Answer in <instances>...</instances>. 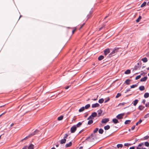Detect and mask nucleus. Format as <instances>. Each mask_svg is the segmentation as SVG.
Wrapping results in <instances>:
<instances>
[{
  "label": "nucleus",
  "mask_w": 149,
  "mask_h": 149,
  "mask_svg": "<svg viewBox=\"0 0 149 149\" xmlns=\"http://www.w3.org/2000/svg\"><path fill=\"white\" fill-rule=\"evenodd\" d=\"M119 49L118 48L115 47L113 49V51L111 52L109 55V56H112L114 55V54L118 52V50Z\"/></svg>",
  "instance_id": "1"
},
{
  "label": "nucleus",
  "mask_w": 149,
  "mask_h": 149,
  "mask_svg": "<svg viewBox=\"0 0 149 149\" xmlns=\"http://www.w3.org/2000/svg\"><path fill=\"white\" fill-rule=\"evenodd\" d=\"M139 69V67L138 66H135L133 69L132 72H134V74H137L139 73L138 72H136V71Z\"/></svg>",
  "instance_id": "2"
},
{
  "label": "nucleus",
  "mask_w": 149,
  "mask_h": 149,
  "mask_svg": "<svg viewBox=\"0 0 149 149\" xmlns=\"http://www.w3.org/2000/svg\"><path fill=\"white\" fill-rule=\"evenodd\" d=\"M77 129V127L76 125H74L72 126L70 129V132L72 133H74Z\"/></svg>",
  "instance_id": "3"
},
{
  "label": "nucleus",
  "mask_w": 149,
  "mask_h": 149,
  "mask_svg": "<svg viewBox=\"0 0 149 149\" xmlns=\"http://www.w3.org/2000/svg\"><path fill=\"white\" fill-rule=\"evenodd\" d=\"M109 121V119L108 118H104L102 120L101 123L102 124H105Z\"/></svg>",
  "instance_id": "4"
},
{
  "label": "nucleus",
  "mask_w": 149,
  "mask_h": 149,
  "mask_svg": "<svg viewBox=\"0 0 149 149\" xmlns=\"http://www.w3.org/2000/svg\"><path fill=\"white\" fill-rule=\"evenodd\" d=\"M124 115V113H120L118 115L116 116V118L118 119H121L123 118Z\"/></svg>",
  "instance_id": "5"
},
{
  "label": "nucleus",
  "mask_w": 149,
  "mask_h": 149,
  "mask_svg": "<svg viewBox=\"0 0 149 149\" xmlns=\"http://www.w3.org/2000/svg\"><path fill=\"white\" fill-rule=\"evenodd\" d=\"M144 145L143 143H140L136 147V149H141L143 148V146Z\"/></svg>",
  "instance_id": "6"
},
{
  "label": "nucleus",
  "mask_w": 149,
  "mask_h": 149,
  "mask_svg": "<svg viewBox=\"0 0 149 149\" xmlns=\"http://www.w3.org/2000/svg\"><path fill=\"white\" fill-rule=\"evenodd\" d=\"M110 52V49H107L104 50V55L106 56L108 53Z\"/></svg>",
  "instance_id": "7"
},
{
  "label": "nucleus",
  "mask_w": 149,
  "mask_h": 149,
  "mask_svg": "<svg viewBox=\"0 0 149 149\" xmlns=\"http://www.w3.org/2000/svg\"><path fill=\"white\" fill-rule=\"evenodd\" d=\"M93 137V134H91V135L90 136H89V137H88L87 138L86 140H88V139L90 138V139L88 140V141L90 142V141H92L93 140V138H92Z\"/></svg>",
  "instance_id": "8"
},
{
  "label": "nucleus",
  "mask_w": 149,
  "mask_h": 149,
  "mask_svg": "<svg viewBox=\"0 0 149 149\" xmlns=\"http://www.w3.org/2000/svg\"><path fill=\"white\" fill-rule=\"evenodd\" d=\"M100 106V104L98 103L93 104L92 105V107L93 108L98 107Z\"/></svg>",
  "instance_id": "9"
},
{
  "label": "nucleus",
  "mask_w": 149,
  "mask_h": 149,
  "mask_svg": "<svg viewBox=\"0 0 149 149\" xmlns=\"http://www.w3.org/2000/svg\"><path fill=\"white\" fill-rule=\"evenodd\" d=\"M66 141V139L63 137V139H62L60 141V143L61 144L65 143Z\"/></svg>",
  "instance_id": "10"
},
{
  "label": "nucleus",
  "mask_w": 149,
  "mask_h": 149,
  "mask_svg": "<svg viewBox=\"0 0 149 149\" xmlns=\"http://www.w3.org/2000/svg\"><path fill=\"white\" fill-rule=\"evenodd\" d=\"M97 112L98 113V117H99L101 116V114L102 112V111L101 109H100L97 111Z\"/></svg>",
  "instance_id": "11"
},
{
  "label": "nucleus",
  "mask_w": 149,
  "mask_h": 149,
  "mask_svg": "<svg viewBox=\"0 0 149 149\" xmlns=\"http://www.w3.org/2000/svg\"><path fill=\"white\" fill-rule=\"evenodd\" d=\"M131 81V80L130 79H127L125 80V83L127 85H129L130 83V81Z\"/></svg>",
  "instance_id": "12"
},
{
  "label": "nucleus",
  "mask_w": 149,
  "mask_h": 149,
  "mask_svg": "<svg viewBox=\"0 0 149 149\" xmlns=\"http://www.w3.org/2000/svg\"><path fill=\"white\" fill-rule=\"evenodd\" d=\"M112 121L115 124H116L119 123L118 120L116 118H113L112 120Z\"/></svg>",
  "instance_id": "13"
},
{
  "label": "nucleus",
  "mask_w": 149,
  "mask_h": 149,
  "mask_svg": "<svg viewBox=\"0 0 149 149\" xmlns=\"http://www.w3.org/2000/svg\"><path fill=\"white\" fill-rule=\"evenodd\" d=\"M139 89L141 91H143L145 89V87L144 86H141L139 87Z\"/></svg>",
  "instance_id": "14"
},
{
  "label": "nucleus",
  "mask_w": 149,
  "mask_h": 149,
  "mask_svg": "<svg viewBox=\"0 0 149 149\" xmlns=\"http://www.w3.org/2000/svg\"><path fill=\"white\" fill-rule=\"evenodd\" d=\"M104 56H103L101 55L98 58V60L101 61L104 58Z\"/></svg>",
  "instance_id": "15"
},
{
  "label": "nucleus",
  "mask_w": 149,
  "mask_h": 149,
  "mask_svg": "<svg viewBox=\"0 0 149 149\" xmlns=\"http://www.w3.org/2000/svg\"><path fill=\"white\" fill-rule=\"evenodd\" d=\"M141 60L144 63H146L148 61L147 58L146 57L143 58Z\"/></svg>",
  "instance_id": "16"
},
{
  "label": "nucleus",
  "mask_w": 149,
  "mask_h": 149,
  "mask_svg": "<svg viewBox=\"0 0 149 149\" xmlns=\"http://www.w3.org/2000/svg\"><path fill=\"white\" fill-rule=\"evenodd\" d=\"M72 145V143L71 142H70L68 143H67L65 145L66 147H68Z\"/></svg>",
  "instance_id": "17"
},
{
  "label": "nucleus",
  "mask_w": 149,
  "mask_h": 149,
  "mask_svg": "<svg viewBox=\"0 0 149 149\" xmlns=\"http://www.w3.org/2000/svg\"><path fill=\"white\" fill-rule=\"evenodd\" d=\"M138 102V100H134L133 102V105L134 106H135L137 103Z\"/></svg>",
  "instance_id": "18"
},
{
  "label": "nucleus",
  "mask_w": 149,
  "mask_h": 149,
  "mask_svg": "<svg viewBox=\"0 0 149 149\" xmlns=\"http://www.w3.org/2000/svg\"><path fill=\"white\" fill-rule=\"evenodd\" d=\"M110 127L108 125H107L106 126H105L104 127V130H108L109 129H110Z\"/></svg>",
  "instance_id": "19"
},
{
  "label": "nucleus",
  "mask_w": 149,
  "mask_h": 149,
  "mask_svg": "<svg viewBox=\"0 0 149 149\" xmlns=\"http://www.w3.org/2000/svg\"><path fill=\"white\" fill-rule=\"evenodd\" d=\"M147 79V77H144L141 78L140 80V81H146Z\"/></svg>",
  "instance_id": "20"
},
{
  "label": "nucleus",
  "mask_w": 149,
  "mask_h": 149,
  "mask_svg": "<svg viewBox=\"0 0 149 149\" xmlns=\"http://www.w3.org/2000/svg\"><path fill=\"white\" fill-rule=\"evenodd\" d=\"M91 116H92V117H93V118H94V117H96L97 115V113L95 112H94L93 113L91 114Z\"/></svg>",
  "instance_id": "21"
},
{
  "label": "nucleus",
  "mask_w": 149,
  "mask_h": 149,
  "mask_svg": "<svg viewBox=\"0 0 149 149\" xmlns=\"http://www.w3.org/2000/svg\"><path fill=\"white\" fill-rule=\"evenodd\" d=\"M149 96V93H146L144 94V97L145 98H148Z\"/></svg>",
  "instance_id": "22"
},
{
  "label": "nucleus",
  "mask_w": 149,
  "mask_h": 149,
  "mask_svg": "<svg viewBox=\"0 0 149 149\" xmlns=\"http://www.w3.org/2000/svg\"><path fill=\"white\" fill-rule=\"evenodd\" d=\"M34 145L32 144L30 145L28 147V149H33Z\"/></svg>",
  "instance_id": "23"
},
{
  "label": "nucleus",
  "mask_w": 149,
  "mask_h": 149,
  "mask_svg": "<svg viewBox=\"0 0 149 149\" xmlns=\"http://www.w3.org/2000/svg\"><path fill=\"white\" fill-rule=\"evenodd\" d=\"M145 108V107L144 106H142L141 105L139 106L138 107V109L139 110H143L144 108Z\"/></svg>",
  "instance_id": "24"
},
{
  "label": "nucleus",
  "mask_w": 149,
  "mask_h": 149,
  "mask_svg": "<svg viewBox=\"0 0 149 149\" xmlns=\"http://www.w3.org/2000/svg\"><path fill=\"white\" fill-rule=\"evenodd\" d=\"M82 122H79L76 125V126L77 127H79L80 126L82 125Z\"/></svg>",
  "instance_id": "25"
},
{
  "label": "nucleus",
  "mask_w": 149,
  "mask_h": 149,
  "mask_svg": "<svg viewBox=\"0 0 149 149\" xmlns=\"http://www.w3.org/2000/svg\"><path fill=\"white\" fill-rule=\"evenodd\" d=\"M85 110V109L84 107H81L79 110V111L80 112L83 111Z\"/></svg>",
  "instance_id": "26"
},
{
  "label": "nucleus",
  "mask_w": 149,
  "mask_h": 149,
  "mask_svg": "<svg viewBox=\"0 0 149 149\" xmlns=\"http://www.w3.org/2000/svg\"><path fill=\"white\" fill-rule=\"evenodd\" d=\"M90 107V105L89 104H88L86 105L85 107H84L85 109H87L88 108H89Z\"/></svg>",
  "instance_id": "27"
},
{
  "label": "nucleus",
  "mask_w": 149,
  "mask_h": 149,
  "mask_svg": "<svg viewBox=\"0 0 149 149\" xmlns=\"http://www.w3.org/2000/svg\"><path fill=\"white\" fill-rule=\"evenodd\" d=\"M130 73V70H127L124 73L126 74H129Z\"/></svg>",
  "instance_id": "28"
},
{
  "label": "nucleus",
  "mask_w": 149,
  "mask_h": 149,
  "mask_svg": "<svg viewBox=\"0 0 149 149\" xmlns=\"http://www.w3.org/2000/svg\"><path fill=\"white\" fill-rule=\"evenodd\" d=\"M63 116H60L58 118V120H61L63 119Z\"/></svg>",
  "instance_id": "29"
},
{
  "label": "nucleus",
  "mask_w": 149,
  "mask_h": 149,
  "mask_svg": "<svg viewBox=\"0 0 149 149\" xmlns=\"http://www.w3.org/2000/svg\"><path fill=\"white\" fill-rule=\"evenodd\" d=\"M104 101V100L103 98H101L99 100L98 102L100 104L102 103Z\"/></svg>",
  "instance_id": "30"
},
{
  "label": "nucleus",
  "mask_w": 149,
  "mask_h": 149,
  "mask_svg": "<svg viewBox=\"0 0 149 149\" xmlns=\"http://www.w3.org/2000/svg\"><path fill=\"white\" fill-rule=\"evenodd\" d=\"M39 132L38 130H35L34 132L32 133L31 134V136H32L34 135L36 133L38 132Z\"/></svg>",
  "instance_id": "31"
},
{
  "label": "nucleus",
  "mask_w": 149,
  "mask_h": 149,
  "mask_svg": "<svg viewBox=\"0 0 149 149\" xmlns=\"http://www.w3.org/2000/svg\"><path fill=\"white\" fill-rule=\"evenodd\" d=\"M103 130L102 129H100L98 131L99 133L100 134H102L103 132Z\"/></svg>",
  "instance_id": "32"
},
{
  "label": "nucleus",
  "mask_w": 149,
  "mask_h": 149,
  "mask_svg": "<svg viewBox=\"0 0 149 149\" xmlns=\"http://www.w3.org/2000/svg\"><path fill=\"white\" fill-rule=\"evenodd\" d=\"M141 17L140 16H139L138 17V18L136 19V21L137 22H139L140 20L141 19Z\"/></svg>",
  "instance_id": "33"
},
{
  "label": "nucleus",
  "mask_w": 149,
  "mask_h": 149,
  "mask_svg": "<svg viewBox=\"0 0 149 149\" xmlns=\"http://www.w3.org/2000/svg\"><path fill=\"white\" fill-rule=\"evenodd\" d=\"M132 144H130V143H125L124 144V145L125 146L128 147L129 146H131V145H132Z\"/></svg>",
  "instance_id": "34"
},
{
  "label": "nucleus",
  "mask_w": 149,
  "mask_h": 149,
  "mask_svg": "<svg viewBox=\"0 0 149 149\" xmlns=\"http://www.w3.org/2000/svg\"><path fill=\"white\" fill-rule=\"evenodd\" d=\"M131 122L130 120H126L125 122V124H129Z\"/></svg>",
  "instance_id": "35"
},
{
  "label": "nucleus",
  "mask_w": 149,
  "mask_h": 149,
  "mask_svg": "<svg viewBox=\"0 0 149 149\" xmlns=\"http://www.w3.org/2000/svg\"><path fill=\"white\" fill-rule=\"evenodd\" d=\"M146 2H144L141 5V7H143L146 6Z\"/></svg>",
  "instance_id": "36"
},
{
  "label": "nucleus",
  "mask_w": 149,
  "mask_h": 149,
  "mask_svg": "<svg viewBox=\"0 0 149 149\" xmlns=\"http://www.w3.org/2000/svg\"><path fill=\"white\" fill-rule=\"evenodd\" d=\"M93 122L92 120H90L88 121V125H91L93 123Z\"/></svg>",
  "instance_id": "37"
},
{
  "label": "nucleus",
  "mask_w": 149,
  "mask_h": 149,
  "mask_svg": "<svg viewBox=\"0 0 149 149\" xmlns=\"http://www.w3.org/2000/svg\"><path fill=\"white\" fill-rule=\"evenodd\" d=\"M123 146V145L122 144H118L117 145V147L118 148H122Z\"/></svg>",
  "instance_id": "38"
},
{
  "label": "nucleus",
  "mask_w": 149,
  "mask_h": 149,
  "mask_svg": "<svg viewBox=\"0 0 149 149\" xmlns=\"http://www.w3.org/2000/svg\"><path fill=\"white\" fill-rule=\"evenodd\" d=\"M121 95V93H118L116 95V98H118V97H119Z\"/></svg>",
  "instance_id": "39"
},
{
  "label": "nucleus",
  "mask_w": 149,
  "mask_h": 149,
  "mask_svg": "<svg viewBox=\"0 0 149 149\" xmlns=\"http://www.w3.org/2000/svg\"><path fill=\"white\" fill-rule=\"evenodd\" d=\"M145 145L146 146L148 147L149 146V143L148 142H145Z\"/></svg>",
  "instance_id": "40"
},
{
  "label": "nucleus",
  "mask_w": 149,
  "mask_h": 149,
  "mask_svg": "<svg viewBox=\"0 0 149 149\" xmlns=\"http://www.w3.org/2000/svg\"><path fill=\"white\" fill-rule=\"evenodd\" d=\"M142 120L141 119H140L139 121L137 122L136 124V125H137L139 124H140L141 122H142Z\"/></svg>",
  "instance_id": "41"
},
{
  "label": "nucleus",
  "mask_w": 149,
  "mask_h": 149,
  "mask_svg": "<svg viewBox=\"0 0 149 149\" xmlns=\"http://www.w3.org/2000/svg\"><path fill=\"white\" fill-rule=\"evenodd\" d=\"M149 117V113L147 114L146 115H145L144 116V118H146L148 117Z\"/></svg>",
  "instance_id": "42"
},
{
  "label": "nucleus",
  "mask_w": 149,
  "mask_h": 149,
  "mask_svg": "<svg viewBox=\"0 0 149 149\" xmlns=\"http://www.w3.org/2000/svg\"><path fill=\"white\" fill-rule=\"evenodd\" d=\"M94 118L93 117H92V116H91V115L90 116L87 118V120H89L90 119H91V120L93 119Z\"/></svg>",
  "instance_id": "43"
},
{
  "label": "nucleus",
  "mask_w": 149,
  "mask_h": 149,
  "mask_svg": "<svg viewBox=\"0 0 149 149\" xmlns=\"http://www.w3.org/2000/svg\"><path fill=\"white\" fill-rule=\"evenodd\" d=\"M126 104V103L125 102H123V103H120L118 105L119 106H123V105H124L125 104Z\"/></svg>",
  "instance_id": "44"
},
{
  "label": "nucleus",
  "mask_w": 149,
  "mask_h": 149,
  "mask_svg": "<svg viewBox=\"0 0 149 149\" xmlns=\"http://www.w3.org/2000/svg\"><path fill=\"white\" fill-rule=\"evenodd\" d=\"M141 77V76L140 75H138L136 77L135 79L137 80L138 79H139Z\"/></svg>",
  "instance_id": "45"
},
{
  "label": "nucleus",
  "mask_w": 149,
  "mask_h": 149,
  "mask_svg": "<svg viewBox=\"0 0 149 149\" xmlns=\"http://www.w3.org/2000/svg\"><path fill=\"white\" fill-rule=\"evenodd\" d=\"M98 130V128H95V130H94L93 132L94 133H95L97 132Z\"/></svg>",
  "instance_id": "46"
},
{
  "label": "nucleus",
  "mask_w": 149,
  "mask_h": 149,
  "mask_svg": "<svg viewBox=\"0 0 149 149\" xmlns=\"http://www.w3.org/2000/svg\"><path fill=\"white\" fill-rule=\"evenodd\" d=\"M109 100H110V99H109V98H107L106 99H105L104 103H106V102H107Z\"/></svg>",
  "instance_id": "47"
},
{
  "label": "nucleus",
  "mask_w": 149,
  "mask_h": 149,
  "mask_svg": "<svg viewBox=\"0 0 149 149\" xmlns=\"http://www.w3.org/2000/svg\"><path fill=\"white\" fill-rule=\"evenodd\" d=\"M136 86H137V85H136V84L133 85H132L131 86V88H134V87H136Z\"/></svg>",
  "instance_id": "48"
},
{
  "label": "nucleus",
  "mask_w": 149,
  "mask_h": 149,
  "mask_svg": "<svg viewBox=\"0 0 149 149\" xmlns=\"http://www.w3.org/2000/svg\"><path fill=\"white\" fill-rule=\"evenodd\" d=\"M149 138V136H145L143 138V139L144 140L147 139Z\"/></svg>",
  "instance_id": "49"
},
{
  "label": "nucleus",
  "mask_w": 149,
  "mask_h": 149,
  "mask_svg": "<svg viewBox=\"0 0 149 149\" xmlns=\"http://www.w3.org/2000/svg\"><path fill=\"white\" fill-rule=\"evenodd\" d=\"M104 26H105L103 24V25H102V27L99 28V31L101 30Z\"/></svg>",
  "instance_id": "50"
},
{
  "label": "nucleus",
  "mask_w": 149,
  "mask_h": 149,
  "mask_svg": "<svg viewBox=\"0 0 149 149\" xmlns=\"http://www.w3.org/2000/svg\"><path fill=\"white\" fill-rule=\"evenodd\" d=\"M145 106L146 107H149V102H148V103L146 104Z\"/></svg>",
  "instance_id": "51"
},
{
  "label": "nucleus",
  "mask_w": 149,
  "mask_h": 149,
  "mask_svg": "<svg viewBox=\"0 0 149 149\" xmlns=\"http://www.w3.org/2000/svg\"><path fill=\"white\" fill-rule=\"evenodd\" d=\"M147 73L146 72H142L140 74H141V75H142V74H146Z\"/></svg>",
  "instance_id": "52"
},
{
  "label": "nucleus",
  "mask_w": 149,
  "mask_h": 149,
  "mask_svg": "<svg viewBox=\"0 0 149 149\" xmlns=\"http://www.w3.org/2000/svg\"><path fill=\"white\" fill-rule=\"evenodd\" d=\"M76 28H74V30H73L72 31V34H73L74 33V32L76 31Z\"/></svg>",
  "instance_id": "53"
},
{
  "label": "nucleus",
  "mask_w": 149,
  "mask_h": 149,
  "mask_svg": "<svg viewBox=\"0 0 149 149\" xmlns=\"http://www.w3.org/2000/svg\"><path fill=\"white\" fill-rule=\"evenodd\" d=\"M135 125H133L131 128V129L132 130H133L135 128Z\"/></svg>",
  "instance_id": "54"
},
{
  "label": "nucleus",
  "mask_w": 149,
  "mask_h": 149,
  "mask_svg": "<svg viewBox=\"0 0 149 149\" xmlns=\"http://www.w3.org/2000/svg\"><path fill=\"white\" fill-rule=\"evenodd\" d=\"M145 102H146V100H143L142 101V103L143 104H145Z\"/></svg>",
  "instance_id": "55"
},
{
  "label": "nucleus",
  "mask_w": 149,
  "mask_h": 149,
  "mask_svg": "<svg viewBox=\"0 0 149 149\" xmlns=\"http://www.w3.org/2000/svg\"><path fill=\"white\" fill-rule=\"evenodd\" d=\"M85 24V23H84L82 24V26L80 27V28L79 29L80 30L82 28V27Z\"/></svg>",
  "instance_id": "56"
},
{
  "label": "nucleus",
  "mask_w": 149,
  "mask_h": 149,
  "mask_svg": "<svg viewBox=\"0 0 149 149\" xmlns=\"http://www.w3.org/2000/svg\"><path fill=\"white\" fill-rule=\"evenodd\" d=\"M135 147L134 146L130 147L129 149H135Z\"/></svg>",
  "instance_id": "57"
},
{
  "label": "nucleus",
  "mask_w": 149,
  "mask_h": 149,
  "mask_svg": "<svg viewBox=\"0 0 149 149\" xmlns=\"http://www.w3.org/2000/svg\"><path fill=\"white\" fill-rule=\"evenodd\" d=\"M68 136V135L67 134H66L65 136H64V138L66 139V138H67V137Z\"/></svg>",
  "instance_id": "58"
},
{
  "label": "nucleus",
  "mask_w": 149,
  "mask_h": 149,
  "mask_svg": "<svg viewBox=\"0 0 149 149\" xmlns=\"http://www.w3.org/2000/svg\"><path fill=\"white\" fill-rule=\"evenodd\" d=\"M130 90L129 89H127L125 91V93H127V92H128V91H130Z\"/></svg>",
  "instance_id": "59"
},
{
  "label": "nucleus",
  "mask_w": 149,
  "mask_h": 149,
  "mask_svg": "<svg viewBox=\"0 0 149 149\" xmlns=\"http://www.w3.org/2000/svg\"><path fill=\"white\" fill-rule=\"evenodd\" d=\"M69 87V86H68L66 87L65 88V89H68Z\"/></svg>",
  "instance_id": "60"
},
{
  "label": "nucleus",
  "mask_w": 149,
  "mask_h": 149,
  "mask_svg": "<svg viewBox=\"0 0 149 149\" xmlns=\"http://www.w3.org/2000/svg\"><path fill=\"white\" fill-rule=\"evenodd\" d=\"M27 147L26 146L24 147L22 149H27Z\"/></svg>",
  "instance_id": "61"
},
{
  "label": "nucleus",
  "mask_w": 149,
  "mask_h": 149,
  "mask_svg": "<svg viewBox=\"0 0 149 149\" xmlns=\"http://www.w3.org/2000/svg\"><path fill=\"white\" fill-rule=\"evenodd\" d=\"M28 137L27 136H26V137L25 138H24V139H23L22 140V141L23 140H24V139H25L27 138H28Z\"/></svg>",
  "instance_id": "62"
},
{
  "label": "nucleus",
  "mask_w": 149,
  "mask_h": 149,
  "mask_svg": "<svg viewBox=\"0 0 149 149\" xmlns=\"http://www.w3.org/2000/svg\"><path fill=\"white\" fill-rule=\"evenodd\" d=\"M83 149V147L82 146H81L79 147V149Z\"/></svg>",
  "instance_id": "63"
},
{
  "label": "nucleus",
  "mask_w": 149,
  "mask_h": 149,
  "mask_svg": "<svg viewBox=\"0 0 149 149\" xmlns=\"http://www.w3.org/2000/svg\"><path fill=\"white\" fill-rule=\"evenodd\" d=\"M97 98H95V99H92V100H97Z\"/></svg>",
  "instance_id": "64"
}]
</instances>
